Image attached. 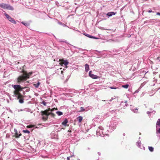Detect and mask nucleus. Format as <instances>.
Returning <instances> with one entry per match:
<instances>
[{"mask_svg":"<svg viewBox=\"0 0 160 160\" xmlns=\"http://www.w3.org/2000/svg\"><path fill=\"white\" fill-rule=\"evenodd\" d=\"M97 51V52H99V53H101V52H102L101 51Z\"/></svg>","mask_w":160,"mask_h":160,"instance_id":"43","label":"nucleus"},{"mask_svg":"<svg viewBox=\"0 0 160 160\" xmlns=\"http://www.w3.org/2000/svg\"><path fill=\"white\" fill-rule=\"evenodd\" d=\"M23 94H25V91H23Z\"/></svg>","mask_w":160,"mask_h":160,"instance_id":"46","label":"nucleus"},{"mask_svg":"<svg viewBox=\"0 0 160 160\" xmlns=\"http://www.w3.org/2000/svg\"><path fill=\"white\" fill-rule=\"evenodd\" d=\"M63 73V71H61V74H62Z\"/></svg>","mask_w":160,"mask_h":160,"instance_id":"47","label":"nucleus"},{"mask_svg":"<svg viewBox=\"0 0 160 160\" xmlns=\"http://www.w3.org/2000/svg\"><path fill=\"white\" fill-rule=\"evenodd\" d=\"M4 15L12 23L14 24H16L17 23L14 20V19L10 17L8 14L6 13H5Z\"/></svg>","mask_w":160,"mask_h":160,"instance_id":"7","label":"nucleus"},{"mask_svg":"<svg viewBox=\"0 0 160 160\" xmlns=\"http://www.w3.org/2000/svg\"><path fill=\"white\" fill-rule=\"evenodd\" d=\"M72 156H71V157H68L67 158V159L68 160H69L70 159V158Z\"/></svg>","mask_w":160,"mask_h":160,"instance_id":"38","label":"nucleus"},{"mask_svg":"<svg viewBox=\"0 0 160 160\" xmlns=\"http://www.w3.org/2000/svg\"><path fill=\"white\" fill-rule=\"evenodd\" d=\"M21 72L23 73V74L19 76L17 78V82L18 83L22 82L26 80L27 79L29 78V77L32 74V72H31L27 73L23 69H22Z\"/></svg>","mask_w":160,"mask_h":160,"instance_id":"1","label":"nucleus"},{"mask_svg":"<svg viewBox=\"0 0 160 160\" xmlns=\"http://www.w3.org/2000/svg\"><path fill=\"white\" fill-rule=\"evenodd\" d=\"M109 88L111 89H116L118 88V87H109Z\"/></svg>","mask_w":160,"mask_h":160,"instance_id":"33","label":"nucleus"},{"mask_svg":"<svg viewBox=\"0 0 160 160\" xmlns=\"http://www.w3.org/2000/svg\"><path fill=\"white\" fill-rule=\"evenodd\" d=\"M155 112V111H153L152 112H149L148 111L147 112V114H150L151 113H153V114H154Z\"/></svg>","mask_w":160,"mask_h":160,"instance_id":"31","label":"nucleus"},{"mask_svg":"<svg viewBox=\"0 0 160 160\" xmlns=\"http://www.w3.org/2000/svg\"><path fill=\"white\" fill-rule=\"evenodd\" d=\"M129 85L128 84H126L125 85H122V87L125 88H127L128 87Z\"/></svg>","mask_w":160,"mask_h":160,"instance_id":"26","label":"nucleus"},{"mask_svg":"<svg viewBox=\"0 0 160 160\" xmlns=\"http://www.w3.org/2000/svg\"><path fill=\"white\" fill-rule=\"evenodd\" d=\"M138 90H136V91L135 92H134V93H138Z\"/></svg>","mask_w":160,"mask_h":160,"instance_id":"40","label":"nucleus"},{"mask_svg":"<svg viewBox=\"0 0 160 160\" xmlns=\"http://www.w3.org/2000/svg\"><path fill=\"white\" fill-rule=\"evenodd\" d=\"M26 88H25V89H26V90H25V91L27 92H28L29 91V88H28V87H26ZM25 89V88L24 89Z\"/></svg>","mask_w":160,"mask_h":160,"instance_id":"34","label":"nucleus"},{"mask_svg":"<svg viewBox=\"0 0 160 160\" xmlns=\"http://www.w3.org/2000/svg\"><path fill=\"white\" fill-rule=\"evenodd\" d=\"M116 14V12H108L107 13V16L109 17H111L112 15H115Z\"/></svg>","mask_w":160,"mask_h":160,"instance_id":"9","label":"nucleus"},{"mask_svg":"<svg viewBox=\"0 0 160 160\" xmlns=\"http://www.w3.org/2000/svg\"><path fill=\"white\" fill-rule=\"evenodd\" d=\"M63 64H64L65 66H66L68 64V62L66 60H63L62 61Z\"/></svg>","mask_w":160,"mask_h":160,"instance_id":"17","label":"nucleus"},{"mask_svg":"<svg viewBox=\"0 0 160 160\" xmlns=\"http://www.w3.org/2000/svg\"><path fill=\"white\" fill-rule=\"evenodd\" d=\"M15 135H16V138H18L20 137V136L21 135V134H18V132H16Z\"/></svg>","mask_w":160,"mask_h":160,"instance_id":"25","label":"nucleus"},{"mask_svg":"<svg viewBox=\"0 0 160 160\" xmlns=\"http://www.w3.org/2000/svg\"><path fill=\"white\" fill-rule=\"evenodd\" d=\"M136 144L137 146L139 148L142 149H143L144 150L145 149V147L143 146L142 147V148L141 146V141L140 140L138 141V142L136 143Z\"/></svg>","mask_w":160,"mask_h":160,"instance_id":"10","label":"nucleus"},{"mask_svg":"<svg viewBox=\"0 0 160 160\" xmlns=\"http://www.w3.org/2000/svg\"><path fill=\"white\" fill-rule=\"evenodd\" d=\"M42 115H45V117L43 116L42 119L44 120H46L48 118V116L51 115V116L54 117L55 115L52 112H49L48 110H46L42 112Z\"/></svg>","mask_w":160,"mask_h":160,"instance_id":"4","label":"nucleus"},{"mask_svg":"<svg viewBox=\"0 0 160 160\" xmlns=\"http://www.w3.org/2000/svg\"><path fill=\"white\" fill-rule=\"evenodd\" d=\"M148 12L149 13H150L151 12H154V11H152L151 10H149L148 11Z\"/></svg>","mask_w":160,"mask_h":160,"instance_id":"37","label":"nucleus"},{"mask_svg":"<svg viewBox=\"0 0 160 160\" xmlns=\"http://www.w3.org/2000/svg\"><path fill=\"white\" fill-rule=\"evenodd\" d=\"M85 70L86 72H87L89 70V66L88 64H86L85 65Z\"/></svg>","mask_w":160,"mask_h":160,"instance_id":"12","label":"nucleus"},{"mask_svg":"<svg viewBox=\"0 0 160 160\" xmlns=\"http://www.w3.org/2000/svg\"><path fill=\"white\" fill-rule=\"evenodd\" d=\"M24 111L27 112H30L31 111V109L28 108H25L23 109Z\"/></svg>","mask_w":160,"mask_h":160,"instance_id":"23","label":"nucleus"},{"mask_svg":"<svg viewBox=\"0 0 160 160\" xmlns=\"http://www.w3.org/2000/svg\"><path fill=\"white\" fill-rule=\"evenodd\" d=\"M84 35H85L86 36L89 37V38H94V39H98V38H97L95 37H93V36H91L89 34H84Z\"/></svg>","mask_w":160,"mask_h":160,"instance_id":"13","label":"nucleus"},{"mask_svg":"<svg viewBox=\"0 0 160 160\" xmlns=\"http://www.w3.org/2000/svg\"><path fill=\"white\" fill-rule=\"evenodd\" d=\"M158 60L159 61H160V58L158 57Z\"/></svg>","mask_w":160,"mask_h":160,"instance_id":"45","label":"nucleus"},{"mask_svg":"<svg viewBox=\"0 0 160 160\" xmlns=\"http://www.w3.org/2000/svg\"><path fill=\"white\" fill-rule=\"evenodd\" d=\"M77 119L78 121L80 123L82 120V117L81 116H79L77 118Z\"/></svg>","mask_w":160,"mask_h":160,"instance_id":"16","label":"nucleus"},{"mask_svg":"<svg viewBox=\"0 0 160 160\" xmlns=\"http://www.w3.org/2000/svg\"><path fill=\"white\" fill-rule=\"evenodd\" d=\"M10 112L12 113V112L11 110H10Z\"/></svg>","mask_w":160,"mask_h":160,"instance_id":"49","label":"nucleus"},{"mask_svg":"<svg viewBox=\"0 0 160 160\" xmlns=\"http://www.w3.org/2000/svg\"><path fill=\"white\" fill-rule=\"evenodd\" d=\"M108 124L109 127V128H111V132H112L116 128V126L117 125V122L116 121H113L111 122L110 124ZM107 127H108V125H107Z\"/></svg>","mask_w":160,"mask_h":160,"instance_id":"6","label":"nucleus"},{"mask_svg":"<svg viewBox=\"0 0 160 160\" xmlns=\"http://www.w3.org/2000/svg\"><path fill=\"white\" fill-rule=\"evenodd\" d=\"M68 122V120L67 118H65L64 121L62 122V124L63 125L66 126H68V125H67V123Z\"/></svg>","mask_w":160,"mask_h":160,"instance_id":"11","label":"nucleus"},{"mask_svg":"<svg viewBox=\"0 0 160 160\" xmlns=\"http://www.w3.org/2000/svg\"><path fill=\"white\" fill-rule=\"evenodd\" d=\"M41 103L44 106H46L47 103L45 102L44 101H43Z\"/></svg>","mask_w":160,"mask_h":160,"instance_id":"35","label":"nucleus"},{"mask_svg":"<svg viewBox=\"0 0 160 160\" xmlns=\"http://www.w3.org/2000/svg\"><path fill=\"white\" fill-rule=\"evenodd\" d=\"M144 23H148L147 22H145V21L144 22Z\"/></svg>","mask_w":160,"mask_h":160,"instance_id":"51","label":"nucleus"},{"mask_svg":"<svg viewBox=\"0 0 160 160\" xmlns=\"http://www.w3.org/2000/svg\"><path fill=\"white\" fill-rule=\"evenodd\" d=\"M156 14L158 15H160V12H157L156 13Z\"/></svg>","mask_w":160,"mask_h":160,"instance_id":"39","label":"nucleus"},{"mask_svg":"<svg viewBox=\"0 0 160 160\" xmlns=\"http://www.w3.org/2000/svg\"><path fill=\"white\" fill-rule=\"evenodd\" d=\"M24 111L23 109H20V110H18V112Z\"/></svg>","mask_w":160,"mask_h":160,"instance_id":"41","label":"nucleus"},{"mask_svg":"<svg viewBox=\"0 0 160 160\" xmlns=\"http://www.w3.org/2000/svg\"><path fill=\"white\" fill-rule=\"evenodd\" d=\"M92 71H90L89 72V76L93 79H97L98 78V76L92 73Z\"/></svg>","mask_w":160,"mask_h":160,"instance_id":"8","label":"nucleus"},{"mask_svg":"<svg viewBox=\"0 0 160 160\" xmlns=\"http://www.w3.org/2000/svg\"><path fill=\"white\" fill-rule=\"evenodd\" d=\"M154 22L153 19H150L148 20H147L146 21H145V22H147L148 23H152L153 22Z\"/></svg>","mask_w":160,"mask_h":160,"instance_id":"22","label":"nucleus"},{"mask_svg":"<svg viewBox=\"0 0 160 160\" xmlns=\"http://www.w3.org/2000/svg\"><path fill=\"white\" fill-rule=\"evenodd\" d=\"M148 149L151 152H153L154 150V148L152 147H148Z\"/></svg>","mask_w":160,"mask_h":160,"instance_id":"24","label":"nucleus"},{"mask_svg":"<svg viewBox=\"0 0 160 160\" xmlns=\"http://www.w3.org/2000/svg\"><path fill=\"white\" fill-rule=\"evenodd\" d=\"M56 113L58 116H61L63 114V112L60 111H57Z\"/></svg>","mask_w":160,"mask_h":160,"instance_id":"20","label":"nucleus"},{"mask_svg":"<svg viewBox=\"0 0 160 160\" xmlns=\"http://www.w3.org/2000/svg\"><path fill=\"white\" fill-rule=\"evenodd\" d=\"M72 46V47H74V48H77L78 49H79L80 50H82V49L81 48H77V47H75V46H74L73 45H70Z\"/></svg>","mask_w":160,"mask_h":160,"instance_id":"36","label":"nucleus"},{"mask_svg":"<svg viewBox=\"0 0 160 160\" xmlns=\"http://www.w3.org/2000/svg\"><path fill=\"white\" fill-rule=\"evenodd\" d=\"M19 63V62H17V64H18V63Z\"/></svg>","mask_w":160,"mask_h":160,"instance_id":"52","label":"nucleus"},{"mask_svg":"<svg viewBox=\"0 0 160 160\" xmlns=\"http://www.w3.org/2000/svg\"><path fill=\"white\" fill-rule=\"evenodd\" d=\"M80 112H83L85 111V109L83 107H81L80 108Z\"/></svg>","mask_w":160,"mask_h":160,"instance_id":"29","label":"nucleus"},{"mask_svg":"<svg viewBox=\"0 0 160 160\" xmlns=\"http://www.w3.org/2000/svg\"><path fill=\"white\" fill-rule=\"evenodd\" d=\"M58 40L60 42H67L66 41H63V40H61L60 39Z\"/></svg>","mask_w":160,"mask_h":160,"instance_id":"32","label":"nucleus"},{"mask_svg":"<svg viewBox=\"0 0 160 160\" xmlns=\"http://www.w3.org/2000/svg\"><path fill=\"white\" fill-rule=\"evenodd\" d=\"M12 87L15 89L14 91V94L18 99H19L22 97V95L19 92L26 88V87L22 88L21 86L19 85H12Z\"/></svg>","mask_w":160,"mask_h":160,"instance_id":"2","label":"nucleus"},{"mask_svg":"<svg viewBox=\"0 0 160 160\" xmlns=\"http://www.w3.org/2000/svg\"><path fill=\"white\" fill-rule=\"evenodd\" d=\"M140 137H139V139H140Z\"/></svg>","mask_w":160,"mask_h":160,"instance_id":"55","label":"nucleus"},{"mask_svg":"<svg viewBox=\"0 0 160 160\" xmlns=\"http://www.w3.org/2000/svg\"><path fill=\"white\" fill-rule=\"evenodd\" d=\"M32 113V112H31V113Z\"/></svg>","mask_w":160,"mask_h":160,"instance_id":"54","label":"nucleus"},{"mask_svg":"<svg viewBox=\"0 0 160 160\" xmlns=\"http://www.w3.org/2000/svg\"><path fill=\"white\" fill-rule=\"evenodd\" d=\"M107 129V131L106 132H104V130L103 128L101 126H99L97 130V135L103 137L104 135H107L108 130V128Z\"/></svg>","mask_w":160,"mask_h":160,"instance_id":"3","label":"nucleus"},{"mask_svg":"<svg viewBox=\"0 0 160 160\" xmlns=\"http://www.w3.org/2000/svg\"><path fill=\"white\" fill-rule=\"evenodd\" d=\"M98 155H99V156H100V155L101 154H100V152H98Z\"/></svg>","mask_w":160,"mask_h":160,"instance_id":"42","label":"nucleus"},{"mask_svg":"<svg viewBox=\"0 0 160 160\" xmlns=\"http://www.w3.org/2000/svg\"><path fill=\"white\" fill-rule=\"evenodd\" d=\"M21 23H22L23 25H24L25 26H29V24L27 22H21Z\"/></svg>","mask_w":160,"mask_h":160,"instance_id":"21","label":"nucleus"},{"mask_svg":"<svg viewBox=\"0 0 160 160\" xmlns=\"http://www.w3.org/2000/svg\"><path fill=\"white\" fill-rule=\"evenodd\" d=\"M14 131L15 132H18L17 130L16 129H14Z\"/></svg>","mask_w":160,"mask_h":160,"instance_id":"44","label":"nucleus"},{"mask_svg":"<svg viewBox=\"0 0 160 160\" xmlns=\"http://www.w3.org/2000/svg\"><path fill=\"white\" fill-rule=\"evenodd\" d=\"M57 108H53L51 109L50 110V111H51V112H52L54 111L55 110H56V109H57Z\"/></svg>","mask_w":160,"mask_h":160,"instance_id":"30","label":"nucleus"},{"mask_svg":"<svg viewBox=\"0 0 160 160\" xmlns=\"http://www.w3.org/2000/svg\"><path fill=\"white\" fill-rule=\"evenodd\" d=\"M158 127H160V119H159L156 123V128H157Z\"/></svg>","mask_w":160,"mask_h":160,"instance_id":"14","label":"nucleus"},{"mask_svg":"<svg viewBox=\"0 0 160 160\" xmlns=\"http://www.w3.org/2000/svg\"><path fill=\"white\" fill-rule=\"evenodd\" d=\"M127 101H125L124 102L122 101L121 102V104L123 105V104H125V106L127 107L128 106V104L127 103Z\"/></svg>","mask_w":160,"mask_h":160,"instance_id":"19","label":"nucleus"},{"mask_svg":"<svg viewBox=\"0 0 160 160\" xmlns=\"http://www.w3.org/2000/svg\"><path fill=\"white\" fill-rule=\"evenodd\" d=\"M19 102L20 103H22L24 102L23 99H20L19 100Z\"/></svg>","mask_w":160,"mask_h":160,"instance_id":"28","label":"nucleus"},{"mask_svg":"<svg viewBox=\"0 0 160 160\" xmlns=\"http://www.w3.org/2000/svg\"><path fill=\"white\" fill-rule=\"evenodd\" d=\"M136 110H138V109H137V108H136Z\"/></svg>","mask_w":160,"mask_h":160,"instance_id":"53","label":"nucleus"},{"mask_svg":"<svg viewBox=\"0 0 160 160\" xmlns=\"http://www.w3.org/2000/svg\"><path fill=\"white\" fill-rule=\"evenodd\" d=\"M112 99H113V98H112L111 99L109 100V101H110V102L111 101Z\"/></svg>","mask_w":160,"mask_h":160,"instance_id":"48","label":"nucleus"},{"mask_svg":"<svg viewBox=\"0 0 160 160\" xmlns=\"http://www.w3.org/2000/svg\"><path fill=\"white\" fill-rule=\"evenodd\" d=\"M40 84V83L39 82L36 84H33V86L36 88H38Z\"/></svg>","mask_w":160,"mask_h":160,"instance_id":"18","label":"nucleus"},{"mask_svg":"<svg viewBox=\"0 0 160 160\" xmlns=\"http://www.w3.org/2000/svg\"><path fill=\"white\" fill-rule=\"evenodd\" d=\"M0 7L3 9H7L9 10H14L12 6L4 3L0 4Z\"/></svg>","mask_w":160,"mask_h":160,"instance_id":"5","label":"nucleus"},{"mask_svg":"<svg viewBox=\"0 0 160 160\" xmlns=\"http://www.w3.org/2000/svg\"><path fill=\"white\" fill-rule=\"evenodd\" d=\"M123 136H125V133H123Z\"/></svg>","mask_w":160,"mask_h":160,"instance_id":"50","label":"nucleus"},{"mask_svg":"<svg viewBox=\"0 0 160 160\" xmlns=\"http://www.w3.org/2000/svg\"><path fill=\"white\" fill-rule=\"evenodd\" d=\"M23 132L25 133H29L30 131L28 130H23Z\"/></svg>","mask_w":160,"mask_h":160,"instance_id":"27","label":"nucleus"},{"mask_svg":"<svg viewBox=\"0 0 160 160\" xmlns=\"http://www.w3.org/2000/svg\"><path fill=\"white\" fill-rule=\"evenodd\" d=\"M156 133L158 137H159V134H160V128L158 129V128H156Z\"/></svg>","mask_w":160,"mask_h":160,"instance_id":"15","label":"nucleus"}]
</instances>
